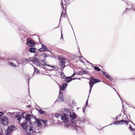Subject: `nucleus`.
Returning <instances> with one entry per match:
<instances>
[{
    "label": "nucleus",
    "mask_w": 135,
    "mask_h": 135,
    "mask_svg": "<svg viewBox=\"0 0 135 135\" xmlns=\"http://www.w3.org/2000/svg\"><path fill=\"white\" fill-rule=\"evenodd\" d=\"M75 73H73V75L71 76H70L71 78L73 77L75 75Z\"/></svg>",
    "instance_id": "nucleus-45"
},
{
    "label": "nucleus",
    "mask_w": 135,
    "mask_h": 135,
    "mask_svg": "<svg viewBox=\"0 0 135 135\" xmlns=\"http://www.w3.org/2000/svg\"><path fill=\"white\" fill-rule=\"evenodd\" d=\"M129 129L132 131H134L135 130V129L133 128L130 125L129 126Z\"/></svg>",
    "instance_id": "nucleus-31"
},
{
    "label": "nucleus",
    "mask_w": 135,
    "mask_h": 135,
    "mask_svg": "<svg viewBox=\"0 0 135 135\" xmlns=\"http://www.w3.org/2000/svg\"><path fill=\"white\" fill-rule=\"evenodd\" d=\"M41 121L43 123V124H45V126L47 125V120H41Z\"/></svg>",
    "instance_id": "nucleus-23"
},
{
    "label": "nucleus",
    "mask_w": 135,
    "mask_h": 135,
    "mask_svg": "<svg viewBox=\"0 0 135 135\" xmlns=\"http://www.w3.org/2000/svg\"><path fill=\"white\" fill-rule=\"evenodd\" d=\"M64 111L66 112L67 113H69L70 117L73 119H75V118L77 117V116L74 112H73L72 114H71V112H70V110L66 108L65 109Z\"/></svg>",
    "instance_id": "nucleus-5"
},
{
    "label": "nucleus",
    "mask_w": 135,
    "mask_h": 135,
    "mask_svg": "<svg viewBox=\"0 0 135 135\" xmlns=\"http://www.w3.org/2000/svg\"><path fill=\"white\" fill-rule=\"evenodd\" d=\"M61 7L63 8V9L64 10V9L66 8V5L64 4V5L63 4V3L62 1H61Z\"/></svg>",
    "instance_id": "nucleus-24"
},
{
    "label": "nucleus",
    "mask_w": 135,
    "mask_h": 135,
    "mask_svg": "<svg viewBox=\"0 0 135 135\" xmlns=\"http://www.w3.org/2000/svg\"><path fill=\"white\" fill-rule=\"evenodd\" d=\"M66 8L64 9V10H63L62 13L61 14V16L60 18V21L61 20V17H65L66 13Z\"/></svg>",
    "instance_id": "nucleus-18"
},
{
    "label": "nucleus",
    "mask_w": 135,
    "mask_h": 135,
    "mask_svg": "<svg viewBox=\"0 0 135 135\" xmlns=\"http://www.w3.org/2000/svg\"><path fill=\"white\" fill-rule=\"evenodd\" d=\"M134 135H135V133L134 134Z\"/></svg>",
    "instance_id": "nucleus-55"
},
{
    "label": "nucleus",
    "mask_w": 135,
    "mask_h": 135,
    "mask_svg": "<svg viewBox=\"0 0 135 135\" xmlns=\"http://www.w3.org/2000/svg\"><path fill=\"white\" fill-rule=\"evenodd\" d=\"M38 112L39 113H40V114H44V111L43 110H38Z\"/></svg>",
    "instance_id": "nucleus-29"
},
{
    "label": "nucleus",
    "mask_w": 135,
    "mask_h": 135,
    "mask_svg": "<svg viewBox=\"0 0 135 135\" xmlns=\"http://www.w3.org/2000/svg\"><path fill=\"white\" fill-rule=\"evenodd\" d=\"M32 66H33V67H34V66H33V65H32Z\"/></svg>",
    "instance_id": "nucleus-58"
},
{
    "label": "nucleus",
    "mask_w": 135,
    "mask_h": 135,
    "mask_svg": "<svg viewBox=\"0 0 135 135\" xmlns=\"http://www.w3.org/2000/svg\"><path fill=\"white\" fill-rule=\"evenodd\" d=\"M114 89L115 90V91H116V92L117 93V94L118 95V96L120 98V97L119 95V94H118V93L117 92V91H116V90L114 88Z\"/></svg>",
    "instance_id": "nucleus-47"
},
{
    "label": "nucleus",
    "mask_w": 135,
    "mask_h": 135,
    "mask_svg": "<svg viewBox=\"0 0 135 135\" xmlns=\"http://www.w3.org/2000/svg\"><path fill=\"white\" fill-rule=\"evenodd\" d=\"M27 41V45L30 46H33L35 45L34 43L32 40H28Z\"/></svg>",
    "instance_id": "nucleus-11"
},
{
    "label": "nucleus",
    "mask_w": 135,
    "mask_h": 135,
    "mask_svg": "<svg viewBox=\"0 0 135 135\" xmlns=\"http://www.w3.org/2000/svg\"><path fill=\"white\" fill-rule=\"evenodd\" d=\"M128 9H129L128 8H127L126 9V10H128Z\"/></svg>",
    "instance_id": "nucleus-50"
},
{
    "label": "nucleus",
    "mask_w": 135,
    "mask_h": 135,
    "mask_svg": "<svg viewBox=\"0 0 135 135\" xmlns=\"http://www.w3.org/2000/svg\"><path fill=\"white\" fill-rule=\"evenodd\" d=\"M39 62V61L37 58L34 57L33 59L32 62L33 64H36L37 66H39V63H38Z\"/></svg>",
    "instance_id": "nucleus-14"
},
{
    "label": "nucleus",
    "mask_w": 135,
    "mask_h": 135,
    "mask_svg": "<svg viewBox=\"0 0 135 135\" xmlns=\"http://www.w3.org/2000/svg\"><path fill=\"white\" fill-rule=\"evenodd\" d=\"M76 78L72 79L71 78V77H67L65 78V81L66 83H68L71 81L75 79Z\"/></svg>",
    "instance_id": "nucleus-15"
},
{
    "label": "nucleus",
    "mask_w": 135,
    "mask_h": 135,
    "mask_svg": "<svg viewBox=\"0 0 135 135\" xmlns=\"http://www.w3.org/2000/svg\"><path fill=\"white\" fill-rule=\"evenodd\" d=\"M85 110H83V112L84 113Z\"/></svg>",
    "instance_id": "nucleus-51"
},
{
    "label": "nucleus",
    "mask_w": 135,
    "mask_h": 135,
    "mask_svg": "<svg viewBox=\"0 0 135 135\" xmlns=\"http://www.w3.org/2000/svg\"><path fill=\"white\" fill-rule=\"evenodd\" d=\"M21 127L23 129H25L27 135H34L36 133V131H34L32 126H27L26 122L21 124Z\"/></svg>",
    "instance_id": "nucleus-1"
},
{
    "label": "nucleus",
    "mask_w": 135,
    "mask_h": 135,
    "mask_svg": "<svg viewBox=\"0 0 135 135\" xmlns=\"http://www.w3.org/2000/svg\"><path fill=\"white\" fill-rule=\"evenodd\" d=\"M38 63H39V65L38 66H40V65H42L43 66V68L45 69H46L45 66H50V67H52L54 69L55 68V66H52L49 65H47L46 64V63L45 62V61L43 60H41L39 61Z\"/></svg>",
    "instance_id": "nucleus-7"
},
{
    "label": "nucleus",
    "mask_w": 135,
    "mask_h": 135,
    "mask_svg": "<svg viewBox=\"0 0 135 135\" xmlns=\"http://www.w3.org/2000/svg\"><path fill=\"white\" fill-rule=\"evenodd\" d=\"M60 75L61 78H64L65 75L64 74L62 73V72L61 73H60Z\"/></svg>",
    "instance_id": "nucleus-25"
},
{
    "label": "nucleus",
    "mask_w": 135,
    "mask_h": 135,
    "mask_svg": "<svg viewBox=\"0 0 135 135\" xmlns=\"http://www.w3.org/2000/svg\"><path fill=\"white\" fill-rule=\"evenodd\" d=\"M36 122L37 123V125L38 126L40 127L42 126V124L40 122V121L38 119H37Z\"/></svg>",
    "instance_id": "nucleus-21"
},
{
    "label": "nucleus",
    "mask_w": 135,
    "mask_h": 135,
    "mask_svg": "<svg viewBox=\"0 0 135 135\" xmlns=\"http://www.w3.org/2000/svg\"><path fill=\"white\" fill-rule=\"evenodd\" d=\"M79 120L83 123L85 122H86L88 121V119L85 117L84 116L82 117V118H79Z\"/></svg>",
    "instance_id": "nucleus-10"
},
{
    "label": "nucleus",
    "mask_w": 135,
    "mask_h": 135,
    "mask_svg": "<svg viewBox=\"0 0 135 135\" xmlns=\"http://www.w3.org/2000/svg\"><path fill=\"white\" fill-rule=\"evenodd\" d=\"M31 115L30 114H26L25 115V119H26V122H27L28 121L30 122V120H31Z\"/></svg>",
    "instance_id": "nucleus-13"
},
{
    "label": "nucleus",
    "mask_w": 135,
    "mask_h": 135,
    "mask_svg": "<svg viewBox=\"0 0 135 135\" xmlns=\"http://www.w3.org/2000/svg\"><path fill=\"white\" fill-rule=\"evenodd\" d=\"M25 113H22L21 114V115H22V117L23 118H25V117L23 115V114H24Z\"/></svg>",
    "instance_id": "nucleus-42"
},
{
    "label": "nucleus",
    "mask_w": 135,
    "mask_h": 135,
    "mask_svg": "<svg viewBox=\"0 0 135 135\" xmlns=\"http://www.w3.org/2000/svg\"><path fill=\"white\" fill-rule=\"evenodd\" d=\"M85 74V72L83 71H81L79 72V74L80 75H83Z\"/></svg>",
    "instance_id": "nucleus-33"
},
{
    "label": "nucleus",
    "mask_w": 135,
    "mask_h": 135,
    "mask_svg": "<svg viewBox=\"0 0 135 135\" xmlns=\"http://www.w3.org/2000/svg\"><path fill=\"white\" fill-rule=\"evenodd\" d=\"M94 68L95 70L97 71H100V69L98 67L95 66Z\"/></svg>",
    "instance_id": "nucleus-28"
},
{
    "label": "nucleus",
    "mask_w": 135,
    "mask_h": 135,
    "mask_svg": "<svg viewBox=\"0 0 135 135\" xmlns=\"http://www.w3.org/2000/svg\"><path fill=\"white\" fill-rule=\"evenodd\" d=\"M46 54H45V53H43V54H41V56H43V57H47V56H46Z\"/></svg>",
    "instance_id": "nucleus-37"
},
{
    "label": "nucleus",
    "mask_w": 135,
    "mask_h": 135,
    "mask_svg": "<svg viewBox=\"0 0 135 135\" xmlns=\"http://www.w3.org/2000/svg\"><path fill=\"white\" fill-rule=\"evenodd\" d=\"M89 95L88 96V99L86 101V103L85 104V106H86V107H87L88 105V97H89Z\"/></svg>",
    "instance_id": "nucleus-34"
},
{
    "label": "nucleus",
    "mask_w": 135,
    "mask_h": 135,
    "mask_svg": "<svg viewBox=\"0 0 135 135\" xmlns=\"http://www.w3.org/2000/svg\"><path fill=\"white\" fill-rule=\"evenodd\" d=\"M86 106H85V107H83V110H85L86 109Z\"/></svg>",
    "instance_id": "nucleus-44"
},
{
    "label": "nucleus",
    "mask_w": 135,
    "mask_h": 135,
    "mask_svg": "<svg viewBox=\"0 0 135 135\" xmlns=\"http://www.w3.org/2000/svg\"><path fill=\"white\" fill-rule=\"evenodd\" d=\"M9 64L10 65L13 67H16L17 66L14 63L11 62H9Z\"/></svg>",
    "instance_id": "nucleus-30"
},
{
    "label": "nucleus",
    "mask_w": 135,
    "mask_h": 135,
    "mask_svg": "<svg viewBox=\"0 0 135 135\" xmlns=\"http://www.w3.org/2000/svg\"><path fill=\"white\" fill-rule=\"evenodd\" d=\"M45 54H46V56H47V57L49 56V54L48 53H45Z\"/></svg>",
    "instance_id": "nucleus-40"
},
{
    "label": "nucleus",
    "mask_w": 135,
    "mask_h": 135,
    "mask_svg": "<svg viewBox=\"0 0 135 135\" xmlns=\"http://www.w3.org/2000/svg\"><path fill=\"white\" fill-rule=\"evenodd\" d=\"M106 77L110 80H113V78L110 76H109L108 75H106Z\"/></svg>",
    "instance_id": "nucleus-27"
},
{
    "label": "nucleus",
    "mask_w": 135,
    "mask_h": 135,
    "mask_svg": "<svg viewBox=\"0 0 135 135\" xmlns=\"http://www.w3.org/2000/svg\"><path fill=\"white\" fill-rule=\"evenodd\" d=\"M3 114V113L2 112H0V116Z\"/></svg>",
    "instance_id": "nucleus-43"
},
{
    "label": "nucleus",
    "mask_w": 135,
    "mask_h": 135,
    "mask_svg": "<svg viewBox=\"0 0 135 135\" xmlns=\"http://www.w3.org/2000/svg\"><path fill=\"white\" fill-rule=\"evenodd\" d=\"M70 126V124H66L65 126V127H66L67 128H68Z\"/></svg>",
    "instance_id": "nucleus-36"
},
{
    "label": "nucleus",
    "mask_w": 135,
    "mask_h": 135,
    "mask_svg": "<svg viewBox=\"0 0 135 135\" xmlns=\"http://www.w3.org/2000/svg\"><path fill=\"white\" fill-rule=\"evenodd\" d=\"M64 60L62 59H60V65L61 66V67L62 68H60V69L62 71H63V69L65 67V62L64 61Z\"/></svg>",
    "instance_id": "nucleus-8"
},
{
    "label": "nucleus",
    "mask_w": 135,
    "mask_h": 135,
    "mask_svg": "<svg viewBox=\"0 0 135 135\" xmlns=\"http://www.w3.org/2000/svg\"><path fill=\"white\" fill-rule=\"evenodd\" d=\"M128 122L123 120L119 121L118 122V124L121 125L124 124V123H126L127 125L128 124Z\"/></svg>",
    "instance_id": "nucleus-17"
},
{
    "label": "nucleus",
    "mask_w": 135,
    "mask_h": 135,
    "mask_svg": "<svg viewBox=\"0 0 135 135\" xmlns=\"http://www.w3.org/2000/svg\"><path fill=\"white\" fill-rule=\"evenodd\" d=\"M33 58H30L28 59H26L25 60L26 61H28L30 62H32L33 61Z\"/></svg>",
    "instance_id": "nucleus-26"
},
{
    "label": "nucleus",
    "mask_w": 135,
    "mask_h": 135,
    "mask_svg": "<svg viewBox=\"0 0 135 135\" xmlns=\"http://www.w3.org/2000/svg\"><path fill=\"white\" fill-rule=\"evenodd\" d=\"M0 135H2V134L0 133Z\"/></svg>",
    "instance_id": "nucleus-52"
},
{
    "label": "nucleus",
    "mask_w": 135,
    "mask_h": 135,
    "mask_svg": "<svg viewBox=\"0 0 135 135\" xmlns=\"http://www.w3.org/2000/svg\"><path fill=\"white\" fill-rule=\"evenodd\" d=\"M42 45V49L44 50V51H47L49 52L50 53H51L50 51L49 50H47V48L45 46V45H43L42 44H41Z\"/></svg>",
    "instance_id": "nucleus-19"
},
{
    "label": "nucleus",
    "mask_w": 135,
    "mask_h": 135,
    "mask_svg": "<svg viewBox=\"0 0 135 135\" xmlns=\"http://www.w3.org/2000/svg\"><path fill=\"white\" fill-rule=\"evenodd\" d=\"M34 69L35 71L37 73H39L40 72V71L37 68H35L34 67Z\"/></svg>",
    "instance_id": "nucleus-32"
},
{
    "label": "nucleus",
    "mask_w": 135,
    "mask_h": 135,
    "mask_svg": "<svg viewBox=\"0 0 135 135\" xmlns=\"http://www.w3.org/2000/svg\"><path fill=\"white\" fill-rule=\"evenodd\" d=\"M55 116L56 118H58L60 116V115L58 114H56L55 115Z\"/></svg>",
    "instance_id": "nucleus-35"
},
{
    "label": "nucleus",
    "mask_w": 135,
    "mask_h": 135,
    "mask_svg": "<svg viewBox=\"0 0 135 135\" xmlns=\"http://www.w3.org/2000/svg\"><path fill=\"white\" fill-rule=\"evenodd\" d=\"M15 118H17V120H18L19 122H20V121L21 120V116L20 115H17L15 116Z\"/></svg>",
    "instance_id": "nucleus-22"
},
{
    "label": "nucleus",
    "mask_w": 135,
    "mask_h": 135,
    "mask_svg": "<svg viewBox=\"0 0 135 135\" xmlns=\"http://www.w3.org/2000/svg\"><path fill=\"white\" fill-rule=\"evenodd\" d=\"M14 128L15 127L13 125L8 127L6 132V135H10L11 133L13 130Z\"/></svg>",
    "instance_id": "nucleus-6"
},
{
    "label": "nucleus",
    "mask_w": 135,
    "mask_h": 135,
    "mask_svg": "<svg viewBox=\"0 0 135 135\" xmlns=\"http://www.w3.org/2000/svg\"><path fill=\"white\" fill-rule=\"evenodd\" d=\"M120 99L121 100V98H120Z\"/></svg>",
    "instance_id": "nucleus-56"
},
{
    "label": "nucleus",
    "mask_w": 135,
    "mask_h": 135,
    "mask_svg": "<svg viewBox=\"0 0 135 135\" xmlns=\"http://www.w3.org/2000/svg\"><path fill=\"white\" fill-rule=\"evenodd\" d=\"M114 124L115 125H117V124H118V122H114Z\"/></svg>",
    "instance_id": "nucleus-41"
},
{
    "label": "nucleus",
    "mask_w": 135,
    "mask_h": 135,
    "mask_svg": "<svg viewBox=\"0 0 135 135\" xmlns=\"http://www.w3.org/2000/svg\"><path fill=\"white\" fill-rule=\"evenodd\" d=\"M132 123L134 125V123Z\"/></svg>",
    "instance_id": "nucleus-54"
},
{
    "label": "nucleus",
    "mask_w": 135,
    "mask_h": 135,
    "mask_svg": "<svg viewBox=\"0 0 135 135\" xmlns=\"http://www.w3.org/2000/svg\"><path fill=\"white\" fill-rule=\"evenodd\" d=\"M61 38H62V33H61Z\"/></svg>",
    "instance_id": "nucleus-49"
},
{
    "label": "nucleus",
    "mask_w": 135,
    "mask_h": 135,
    "mask_svg": "<svg viewBox=\"0 0 135 135\" xmlns=\"http://www.w3.org/2000/svg\"><path fill=\"white\" fill-rule=\"evenodd\" d=\"M69 116L65 113H63L61 114V119L62 122L65 123H68L69 122Z\"/></svg>",
    "instance_id": "nucleus-3"
},
{
    "label": "nucleus",
    "mask_w": 135,
    "mask_h": 135,
    "mask_svg": "<svg viewBox=\"0 0 135 135\" xmlns=\"http://www.w3.org/2000/svg\"><path fill=\"white\" fill-rule=\"evenodd\" d=\"M76 124H72L71 125L72 128L73 129H75L76 131H78L81 129V128H83V127H80L79 126H76Z\"/></svg>",
    "instance_id": "nucleus-9"
},
{
    "label": "nucleus",
    "mask_w": 135,
    "mask_h": 135,
    "mask_svg": "<svg viewBox=\"0 0 135 135\" xmlns=\"http://www.w3.org/2000/svg\"><path fill=\"white\" fill-rule=\"evenodd\" d=\"M107 74V73H105V72H103V74L104 75H105V76H106V75H108Z\"/></svg>",
    "instance_id": "nucleus-39"
},
{
    "label": "nucleus",
    "mask_w": 135,
    "mask_h": 135,
    "mask_svg": "<svg viewBox=\"0 0 135 135\" xmlns=\"http://www.w3.org/2000/svg\"><path fill=\"white\" fill-rule=\"evenodd\" d=\"M39 51H40L43 52L44 51V50L42 49V47L39 49Z\"/></svg>",
    "instance_id": "nucleus-38"
},
{
    "label": "nucleus",
    "mask_w": 135,
    "mask_h": 135,
    "mask_svg": "<svg viewBox=\"0 0 135 135\" xmlns=\"http://www.w3.org/2000/svg\"><path fill=\"white\" fill-rule=\"evenodd\" d=\"M0 120L1 123L4 125L7 126L8 124V120L7 117L2 116L1 117Z\"/></svg>",
    "instance_id": "nucleus-4"
},
{
    "label": "nucleus",
    "mask_w": 135,
    "mask_h": 135,
    "mask_svg": "<svg viewBox=\"0 0 135 135\" xmlns=\"http://www.w3.org/2000/svg\"><path fill=\"white\" fill-rule=\"evenodd\" d=\"M31 106L30 105H29L28 106V107L29 108H31Z\"/></svg>",
    "instance_id": "nucleus-46"
},
{
    "label": "nucleus",
    "mask_w": 135,
    "mask_h": 135,
    "mask_svg": "<svg viewBox=\"0 0 135 135\" xmlns=\"http://www.w3.org/2000/svg\"><path fill=\"white\" fill-rule=\"evenodd\" d=\"M36 51V49L35 47H31L29 49L30 52L32 53H35Z\"/></svg>",
    "instance_id": "nucleus-20"
},
{
    "label": "nucleus",
    "mask_w": 135,
    "mask_h": 135,
    "mask_svg": "<svg viewBox=\"0 0 135 135\" xmlns=\"http://www.w3.org/2000/svg\"><path fill=\"white\" fill-rule=\"evenodd\" d=\"M90 79L91 80L89 82V84L90 86V89L89 90V94H90V93L91 91V90L94 84L96 83H97L100 81H99L97 79L94 78L93 77H91L90 78Z\"/></svg>",
    "instance_id": "nucleus-2"
},
{
    "label": "nucleus",
    "mask_w": 135,
    "mask_h": 135,
    "mask_svg": "<svg viewBox=\"0 0 135 135\" xmlns=\"http://www.w3.org/2000/svg\"><path fill=\"white\" fill-rule=\"evenodd\" d=\"M121 101H122V104H123V108H124L123 105V102H122V99H121Z\"/></svg>",
    "instance_id": "nucleus-48"
},
{
    "label": "nucleus",
    "mask_w": 135,
    "mask_h": 135,
    "mask_svg": "<svg viewBox=\"0 0 135 135\" xmlns=\"http://www.w3.org/2000/svg\"><path fill=\"white\" fill-rule=\"evenodd\" d=\"M70 25H71V24L70 23Z\"/></svg>",
    "instance_id": "nucleus-53"
},
{
    "label": "nucleus",
    "mask_w": 135,
    "mask_h": 135,
    "mask_svg": "<svg viewBox=\"0 0 135 135\" xmlns=\"http://www.w3.org/2000/svg\"><path fill=\"white\" fill-rule=\"evenodd\" d=\"M68 85L66 83H64L61 85V87H60V90H64L66 88Z\"/></svg>",
    "instance_id": "nucleus-16"
},
{
    "label": "nucleus",
    "mask_w": 135,
    "mask_h": 135,
    "mask_svg": "<svg viewBox=\"0 0 135 135\" xmlns=\"http://www.w3.org/2000/svg\"><path fill=\"white\" fill-rule=\"evenodd\" d=\"M32 66H33V67H34V66H33V65H32Z\"/></svg>",
    "instance_id": "nucleus-57"
},
{
    "label": "nucleus",
    "mask_w": 135,
    "mask_h": 135,
    "mask_svg": "<svg viewBox=\"0 0 135 135\" xmlns=\"http://www.w3.org/2000/svg\"><path fill=\"white\" fill-rule=\"evenodd\" d=\"M58 98L60 99V100L61 102H63L64 100L63 96L60 90L59 91V94L58 96Z\"/></svg>",
    "instance_id": "nucleus-12"
}]
</instances>
